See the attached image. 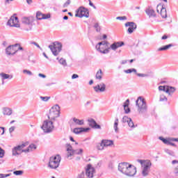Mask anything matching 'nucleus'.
Listing matches in <instances>:
<instances>
[{"label": "nucleus", "instance_id": "6ab92c4d", "mask_svg": "<svg viewBox=\"0 0 178 178\" xmlns=\"http://www.w3.org/2000/svg\"><path fill=\"white\" fill-rule=\"evenodd\" d=\"M50 18H51V15L49 14L44 15L40 11L36 13V19H38V20H43V19H47Z\"/></svg>", "mask_w": 178, "mask_h": 178}, {"label": "nucleus", "instance_id": "0e129e2a", "mask_svg": "<svg viewBox=\"0 0 178 178\" xmlns=\"http://www.w3.org/2000/svg\"><path fill=\"white\" fill-rule=\"evenodd\" d=\"M162 9V5H158L157 6V9H156V10H157V13H159V9Z\"/></svg>", "mask_w": 178, "mask_h": 178}, {"label": "nucleus", "instance_id": "c85d7f7f", "mask_svg": "<svg viewBox=\"0 0 178 178\" xmlns=\"http://www.w3.org/2000/svg\"><path fill=\"white\" fill-rule=\"evenodd\" d=\"M172 47H173V44H166L165 46H163V47L159 48L158 51H168V49H170V48H172Z\"/></svg>", "mask_w": 178, "mask_h": 178}, {"label": "nucleus", "instance_id": "774afa93", "mask_svg": "<svg viewBox=\"0 0 178 178\" xmlns=\"http://www.w3.org/2000/svg\"><path fill=\"white\" fill-rule=\"evenodd\" d=\"M172 165H176V163H178V161L177 160H173L172 161Z\"/></svg>", "mask_w": 178, "mask_h": 178}, {"label": "nucleus", "instance_id": "1a4fd4ad", "mask_svg": "<svg viewBox=\"0 0 178 178\" xmlns=\"http://www.w3.org/2000/svg\"><path fill=\"white\" fill-rule=\"evenodd\" d=\"M76 17H90V13L88 9L84 7H80L75 14Z\"/></svg>", "mask_w": 178, "mask_h": 178}, {"label": "nucleus", "instance_id": "5701e85b", "mask_svg": "<svg viewBox=\"0 0 178 178\" xmlns=\"http://www.w3.org/2000/svg\"><path fill=\"white\" fill-rule=\"evenodd\" d=\"M101 46L104 47V48H108V47H109V42H108L106 41H102V42H99L96 45V49L97 51H99V49H101Z\"/></svg>", "mask_w": 178, "mask_h": 178}, {"label": "nucleus", "instance_id": "49530a36", "mask_svg": "<svg viewBox=\"0 0 178 178\" xmlns=\"http://www.w3.org/2000/svg\"><path fill=\"white\" fill-rule=\"evenodd\" d=\"M136 76L138 77H148V74H140V73H136Z\"/></svg>", "mask_w": 178, "mask_h": 178}, {"label": "nucleus", "instance_id": "c756f323", "mask_svg": "<svg viewBox=\"0 0 178 178\" xmlns=\"http://www.w3.org/2000/svg\"><path fill=\"white\" fill-rule=\"evenodd\" d=\"M103 145L104 147H111V145H113V140H102Z\"/></svg>", "mask_w": 178, "mask_h": 178}, {"label": "nucleus", "instance_id": "864d4df0", "mask_svg": "<svg viewBox=\"0 0 178 178\" xmlns=\"http://www.w3.org/2000/svg\"><path fill=\"white\" fill-rule=\"evenodd\" d=\"M159 90V91H164V92H166V86H160Z\"/></svg>", "mask_w": 178, "mask_h": 178}, {"label": "nucleus", "instance_id": "603ef678", "mask_svg": "<svg viewBox=\"0 0 178 178\" xmlns=\"http://www.w3.org/2000/svg\"><path fill=\"white\" fill-rule=\"evenodd\" d=\"M31 44L32 45H35V47H37V48H38L39 49H42V48H41V47H40V44H38V43H37L35 42H31Z\"/></svg>", "mask_w": 178, "mask_h": 178}, {"label": "nucleus", "instance_id": "ddd939ff", "mask_svg": "<svg viewBox=\"0 0 178 178\" xmlns=\"http://www.w3.org/2000/svg\"><path fill=\"white\" fill-rule=\"evenodd\" d=\"M125 27H129L127 29L128 34H133L134 30L137 29V24L133 22L125 23Z\"/></svg>", "mask_w": 178, "mask_h": 178}, {"label": "nucleus", "instance_id": "680f3d73", "mask_svg": "<svg viewBox=\"0 0 178 178\" xmlns=\"http://www.w3.org/2000/svg\"><path fill=\"white\" fill-rule=\"evenodd\" d=\"M101 165H102V163H101V161H99L97 163V164L95 165V168H101Z\"/></svg>", "mask_w": 178, "mask_h": 178}, {"label": "nucleus", "instance_id": "412c9836", "mask_svg": "<svg viewBox=\"0 0 178 178\" xmlns=\"http://www.w3.org/2000/svg\"><path fill=\"white\" fill-rule=\"evenodd\" d=\"M0 77H1L2 84H3L4 80H12V79H13V75L1 72L0 73Z\"/></svg>", "mask_w": 178, "mask_h": 178}, {"label": "nucleus", "instance_id": "f704fd0d", "mask_svg": "<svg viewBox=\"0 0 178 178\" xmlns=\"http://www.w3.org/2000/svg\"><path fill=\"white\" fill-rule=\"evenodd\" d=\"M3 115H7L8 116H10L12 115V110L9 108H3Z\"/></svg>", "mask_w": 178, "mask_h": 178}, {"label": "nucleus", "instance_id": "9d476101", "mask_svg": "<svg viewBox=\"0 0 178 178\" xmlns=\"http://www.w3.org/2000/svg\"><path fill=\"white\" fill-rule=\"evenodd\" d=\"M18 45L19 44H15L8 46L6 48V54L8 56H13L16 55V54H17V50L16 49V48H17Z\"/></svg>", "mask_w": 178, "mask_h": 178}, {"label": "nucleus", "instance_id": "6e6552de", "mask_svg": "<svg viewBox=\"0 0 178 178\" xmlns=\"http://www.w3.org/2000/svg\"><path fill=\"white\" fill-rule=\"evenodd\" d=\"M27 145H29V142H26L24 143H22V145H19L15 147L12 149L13 156H17V155H20L22 154V152H23V149H24L23 148H26V147H27Z\"/></svg>", "mask_w": 178, "mask_h": 178}, {"label": "nucleus", "instance_id": "0eeeda50", "mask_svg": "<svg viewBox=\"0 0 178 178\" xmlns=\"http://www.w3.org/2000/svg\"><path fill=\"white\" fill-rule=\"evenodd\" d=\"M49 48L54 56H58L60 53V51H62V43L59 42H54L53 44L49 45Z\"/></svg>", "mask_w": 178, "mask_h": 178}, {"label": "nucleus", "instance_id": "a211bd4d", "mask_svg": "<svg viewBox=\"0 0 178 178\" xmlns=\"http://www.w3.org/2000/svg\"><path fill=\"white\" fill-rule=\"evenodd\" d=\"M88 122L90 127H92V129H97L101 130V125L97 124V122L93 118H89Z\"/></svg>", "mask_w": 178, "mask_h": 178}, {"label": "nucleus", "instance_id": "c03bdc74", "mask_svg": "<svg viewBox=\"0 0 178 178\" xmlns=\"http://www.w3.org/2000/svg\"><path fill=\"white\" fill-rule=\"evenodd\" d=\"M131 118H129V117L127 116H124L122 118V123H129V121Z\"/></svg>", "mask_w": 178, "mask_h": 178}, {"label": "nucleus", "instance_id": "aec40b11", "mask_svg": "<svg viewBox=\"0 0 178 178\" xmlns=\"http://www.w3.org/2000/svg\"><path fill=\"white\" fill-rule=\"evenodd\" d=\"M90 129V128H83V127L74 128L73 130V133H74V134H80L81 133H87V131H89Z\"/></svg>", "mask_w": 178, "mask_h": 178}, {"label": "nucleus", "instance_id": "69168bd1", "mask_svg": "<svg viewBox=\"0 0 178 178\" xmlns=\"http://www.w3.org/2000/svg\"><path fill=\"white\" fill-rule=\"evenodd\" d=\"M127 63V60H123L121 61V65H126Z\"/></svg>", "mask_w": 178, "mask_h": 178}, {"label": "nucleus", "instance_id": "3c124183", "mask_svg": "<svg viewBox=\"0 0 178 178\" xmlns=\"http://www.w3.org/2000/svg\"><path fill=\"white\" fill-rule=\"evenodd\" d=\"M5 156V150L0 147V158H3Z\"/></svg>", "mask_w": 178, "mask_h": 178}, {"label": "nucleus", "instance_id": "a18cd8bd", "mask_svg": "<svg viewBox=\"0 0 178 178\" xmlns=\"http://www.w3.org/2000/svg\"><path fill=\"white\" fill-rule=\"evenodd\" d=\"M23 73L24 74H27L28 76H33V72L29 70H24Z\"/></svg>", "mask_w": 178, "mask_h": 178}, {"label": "nucleus", "instance_id": "f8f14e48", "mask_svg": "<svg viewBox=\"0 0 178 178\" xmlns=\"http://www.w3.org/2000/svg\"><path fill=\"white\" fill-rule=\"evenodd\" d=\"M95 168H94L91 164H88L86 170V176L88 178H92L95 176Z\"/></svg>", "mask_w": 178, "mask_h": 178}, {"label": "nucleus", "instance_id": "2eb2a0df", "mask_svg": "<svg viewBox=\"0 0 178 178\" xmlns=\"http://www.w3.org/2000/svg\"><path fill=\"white\" fill-rule=\"evenodd\" d=\"M129 163H120L118 165V170L121 172V173H123V175H127V168L129 166Z\"/></svg>", "mask_w": 178, "mask_h": 178}, {"label": "nucleus", "instance_id": "7c9ffc66", "mask_svg": "<svg viewBox=\"0 0 178 178\" xmlns=\"http://www.w3.org/2000/svg\"><path fill=\"white\" fill-rule=\"evenodd\" d=\"M74 124H77L78 126H83L84 124V120H79L76 118L72 119Z\"/></svg>", "mask_w": 178, "mask_h": 178}, {"label": "nucleus", "instance_id": "423d86ee", "mask_svg": "<svg viewBox=\"0 0 178 178\" xmlns=\"http://www.w3.org/2000/svg\"><path fill=\"white\" fill-rule=\"evenodd\" d=\"M53 120H44L43 122L42 126L41 127V129L43 130L44 133H52L54 131V122Z\"/></svg>", "mask_w": 178, "mask_h": 178}, {"label": "nucleus", "instance_id": "20e7f679", "mask_svg": "<svg viewBox=\"0 0 178 178\" xmlns=\"http://www.w3.org/2000/svg\"><path fill=\"white\" fill-rule=\"evenodd\" d=\"M60 161L61 157L59 154L50 157L48 163L49 168H50V169H58V168H59V165L60 164Z\"/></svg>", "mask_w": 178, "mask_h": 178}, {"label": "nucleus", "instance_id": "e2e57ef3", "mask_svg": "<svg viewBox=\"0 0 178 178\" xmlns=\"http://www.w3.org/2000/svg\"><path fill=\"white\" fill-rule=\"evenodd\" d=\"M39 77H42V79H46L47 76L44 74H38Z\"/></svg>", "mask_w": 178, "mask_h": 178}, {"label": "nucleus", "instance_id": "13d9d810", "mask_svg": "<svg viewBox=\"0 0 178 178\" xmlns=\"http://www.w3.org/2000/svg\"><path fill=\"white\" fill-rule=\"evenodd\" d=\"M88 1H89L90 6H92V8H93L94 9H97V7L94 5V3H92L91 0H88Z\"/></svg>", "mask_w": 178, "mask_h": 178}, {"label": "nucleus", "instance_id": "2f4dec72", "mask_svg": "<svg viewBox=\"0 0 178 178\" xmlns=\"http://www.w3.org/2000/svg\"><path fill=\"white\" fill-rule=\"evenodd\" d=\"M96 80H99L101 81L102 80V70L99 69L95 75Z\"/></svg>", "mask_w": 178, "mask_h": 178}, {"label": "nucleus", "instance_id": "79ce46f5", "mask_svg": "<svg viewBox=\"0 0 178 178\" xmlns=\"http://www.w3.org/2000/svg\"><path fill=\"white\" fill-rule=\"evenodd\" d=\"M40 98L44 102H48V101H49V99H51V97H42V96H40Z\"/></svg>", "mask_w": 178, "mask_h": 178}, {"label": "nucleus", "instance_id": "393cba45", "mask_svg": "<svg viewBox=\"0 0 178 178\" xmlns=\"http://www.w3.org/2000/svg\"><path fill=\"white\" fill-rule=\"evenodd\" d=\"M35 149H37V145L34 144H31L29 146L27 147V149H23L22 152H32V151H34Z\"/></svg>", "mask_w": 178, "mask_h": 178}, {"label": "nucleus", "instance_id": "7ed1b4c3", "mask_svg": "<svg viewBox=\"0 0 178 178\" xmlns=\"http://www.w3.org/2000/svg\"><path fill=\"white\" fill-rule=\"evenodd\" d=\"M59 116H60V107L59 105L56 104L52 106L51 109H50L48 118L50 120L55 122L56 120V118H59Z\"/></svg>", "mask_w": 178, "mask_h": 178}, {"label": "nucleus", "instance_id": "cd10ccee", "mask_svg": "<svg viewBox=\"0 0 178 178\" xmlns=\"http://www.w3.org/2000/svg\"><path fill=\"white\" fill-rule=\"evenodd\" d=\"M176 91V88L173 86H166V90L165 92L168 94V95H170V94H173Z\"/></svg>", "mask_w": 178, "mask_h": 178}, {"label": "nucleus", "instance_id": "4d7b16f0", "mask_svg": "<svg viewBox=\"0 0 178 178\" xmlns=\"http://www.w3.org/2000/svg\"><path fill=\"white\" fill-rule=\"evenodd\" d=\"M16 50H17V52L19 51H23V47H22V46H20V44H18V45L16 47Z\"/></svg>", "mask_w": 178, "mask_h": 178}, {"label": "nucleus", "instance_id": "72a5a7b5", "mask_svg": "<svg viewBox=\"0 0 178 178\" xmlns=\"http://www.w3.org/2000/svg\"><path fill=\"white\" fill-rule=\"evenodd\" d=\"M118 126H119V118H115L113 124V129L115 133H119V128L118 127Z\"/></svg>", "mask_w": 178, "mask_h": 178}, {"label": "nucleus", "instance_id": "58836bf2", "mask_svg": "<svg viewBox=\"0 0 178 178\" xmlns=\"http://www.w3.org/2000/svg\"><path fill=\"white\" fill-rule=\"evenodd\" d=\"M81 154H83V149L73 151V155H81Z\"/></svg>", "mask_w": 178, "mask_h": 178}, {"label": "nucleus", "instance_id": "ea45409f", "mask_svg": "<svg viewBox=\"0 0 178 178\" xmlns=\"http://www.w3.org/2000/svg\"><path fill=\"white\" fill-rule=\"evenodd\" d=\"M104 147H105V146L104 145V143L102 142H101L100 143H99L97 145V148L98 151H103Z\"/></svg>", "mask_w": 178, "mask_h": 178}, {"label": "nucleus", "instance_id": "37998d69", "mask_svg": "<svg viewBox=\"0 0 178 178\" xmlns=\"http://www.w3.org/2000/svg\"><path fill=\"white\" fill-rule=\"evenodd\" d=\"M13 175H15V176H22L23 175V170H15L13 172Z\"/></svg>", "mask_w": 178, "mask_h": 178}, {"label": "nucleus", "instance_id": "8fccbe9b", "mask_svg": "<svg viewBox=\"0 0 178 178\" xmlns=\"http://www.w3.org/2000/svg\"><path fill=\"white\" fill-rule=\"evenodd\" d=\"M76 178H86V175L84 174V172H81V173L78 174Z\"/></svg>", "mask_w": 178, "mask_h": 178}, {"label": "nucleus", "instance_id": "f03ea898", "mask_svg": "<svg viewBox=\"0 0 178 178\" xmlns=\"http://www.w3.org/2000/svg\"><path fill=\"white\" fill-rule=\"evenodd\" d=\"M137 162L138 163H140L142 166V172L141 175L143 177H147L149 175V172H151V165L152 163H151L150 161H145V160H141L138 159Z\"/></svg>", "mask_w": 178, "mask_h": 178}, {"label": "nucleus", "instance_id": "473e14b6", "mask_svg": "<svg viewBox=\"0 0 178 178\" xmlns=\"http://www.w3.org/2000/svg\"><path fill=\"white\" fill-rule=\"evenodd\" d=\"M160 14H161V17H163V19H166V17H168V13H166V8H165L162 7L161 8Z\"/></svg>", "mask_w": 178, "mask_h": 178}, {"label": "nucleus", "instance_id": "338daca9", "mask_svg": "<svg viewBox=\"0 0 178 178\" xmlns=\"http://www.w3.org/2000/svg\"><path fill=\"white\" fill-rule=\"evenodd\" d=\"M161 40H168V35H164L162 36Z\"/></svg>", "mask_w": 178, "mask_h": 178}, {"label": "nucleus", "instance_id": "bb28decb", "mask_svg": "<svg viewBox=\"0 0 178 178\" xmlns=\"http://www.w3.org/2000/svg\"><path fill=\"white\" fill-rule=\"evenodd\" d=\"M129 102H130V100H129L128 99L124 102L123 104L125 113H130V108H129Z\"/></svg>", "mask_w": 178, "mask_h": 178}, {"label": "nucleus", "instance_id": "9b49d317", "mask_svg": "<svg viewBox=\"0 0 178 178\" xmlns=\"http://www.w3.org/2000/svg\"><path fill=\"white\" fill-rule=\"evenodd\" d=\"M7 26L19 29V27H20V24H19V18L15 15L11 16L7 22Z\"/></svg>", "mask_w": 178, "mask_h": 178}, {"label": "nucleus", "instance_id": "f3484780", "mask_svg": "<svg viewBox=\"0 0 178 178\" xmlns=\"http://www.w3.org/2000/svg\"><path fill=\"white\" fill-rule=\"evenodd\" d=\"M95 92H105L106 90V85L104 83L97 84L96 86L93 87Z\"/></svg>", "mask_w": 178, "mask_h": 178}, {"label": "nucleus", "instance_id": "4c0bfd02", "mask_svg": "<svg viewBox=\"0 0 178 178\" xmlns=\"http://www.w3.org/2000/svg\"><path fill=\"white\" fill-rule=\"evenodd\" d=\"M94 29H95L97 33H99L101 31V26H99V24L98 22L95 24Z\"/></svg>", "mask_w": 178, "mask_h": 178}, {"label": "nucleus", "instance_id": "c9c22d12", "mask_svg": "<svg viewBox=\"0 0 178 178\" xmlns=\"http://www.w3.org/2000/svg\"><path fill=\"white\" fill-rule=\"evenodd\" d=\"M58 63L60 65H62V66H64V67H66L67 66V63L66 62V60L63 58H61L60 60H58Z\"/></svg>", "mask_w": 178, "mask_h": 178}, {"label": "nucleus", "instance_id": "b1692460", "mask_svg": "<svg viewBox=\"0 0 178 178\" xmlns=\"http://www.w3.org/2000/svg\"><path fill=\"white\" fill-rule=\"evenodd\" d=\"M145 13L149 16V17H156V14H155V10L152 8H147L145 10Z\"/></svg>", "mask_w": 178, "mask_h": 178}, {"label": "nucleus", "instance_id": "a19ab883", "mask_svg": "<svg viewBox=\"0 0 178 178\" xmlns=\"http://www.w3.org/2000/svg\"><path fill=\"white\" fill-rule=\"evenodd\" d=\"M165 152L170 155V156H175V152L169 149H165Z\"/></svg>", "mask_w": 178, "mask_h": 178}, {"label": "nucleus", "instance_id": "4be33fe9", "mask_svg": "<svg viewBox=\"0 0 178 178\" xmlns=\"http://www.w3.org/2000/svg\"><path fill=\"white\" fill-rule=\"evenodd\" d=\"M33 22H34V17H33L22 18V23L24 24L30 25V24H32Z\"/></svg>", "mask_w": 178, "mask_h": 178}, {"label": "nucleus", "instance_id": "052dcab7", "mask_svg": "<svg viewBox=\"0 0 178 178\" xmlns=\"http://www.w3.org/2000/svg\"><path fill=\"white\" fill-rule=\"evenodd\" d=\"M72 80H74V79H79V75L77 74H73L72 76Z\"/></svg>", "mask_w": 178, "mask_h": 178}, {"label": "nucleus", "instance_id": "f257e3e1", "mask_svg": "<svg viewBox=\"0 0 178 178\" xmlns=\"http://www.w3.org/2000/svg\"><path fill=\"white\" fill-rule=\"evenodd\" d=\"M136 105L137 106V111L139 115H145L148 112V106L147 105V102L145 99L142 97H138L136 101Z\"/></svg>", "mask_w": 178, "mask_h": 178}, {"label": "nucleus", "instance_id": "a878e982", "mask_svg": "<svg viewBox=\"0 0 178 178\" xmlns=\"http://www.w3.org/2000/svg\"><path fill=\"white\" fill-rule=\"evenodd\" d=\"M74 151V149H73V147H72L71 145H67V158H70V156H73V152Z\"/></svg>", "mask_w": 178, "mask_h": 178}, {"label": "nucleus", "instance_id": "bf43d9fd", "mask_svg": "<svg viewBox=\"0 0 178 178\" xmlns=\"http://www.w3.org/2000/svg\"><path fill=\"white\" fill-rule=\"evenodd\" d=\"M15 129H16V127H11L10 128H9V133L10 134L13 133Z\"/></svg>", "mask_w": 178, "mask_h": 178}, {"label": "nucleus", "instance_id": "dca6fc26", "mask_svg": "<svg viewBox=\"0 0 178 178\" xmlns=\"http://www.w3.org/2000/svg\"><path fill=\"white\" fill-rule=\"evenodd\" d=\"M136 173H137V168L134 165L129 164V166L127 169L126 176L133 177Z\"/></svg>", "mask_w": 178, "mask_h": 178}, {"label": "nucleus", "instance_id": "09e8293b", "mask_svg": "<svg viewBox=\"0 0 178 178\" xmlns=\"http://www.w3.org/2000/svg\"><path fill=\"white\" fill-rule=\"evenodd\" d=\"M128 125L129 127H134V122H133V120H131V118H130L129 121H128Z\"/></svg>", "mask_w": 178, "mask_h": 178}, {"label": "nucleus", "instance_id": "39448f33", "mask_svg": "<svg viewBox=\"0 0 178 178\" xmlns=\"http://www.w3.org/2000/svg\"><path fill=\"white\" fill-rule=\"evenodd\" d=\"M123 45H124V42H115L113 44H112L110 46V47L104 48V50L99 49V50H97V51H99V52H100L101 54H109V50L111 49H113V51H116L118 48H120V47H123Z\"/></svg>", "mask_w": 178, "mask_h": 178}, {"label": "nucleus", "instance_id": "e433bc0d", "mask_svg": "<svg viewBox=\"0 0 178 178\" xmlns=\"http://www.w3.org/2000/svg\"><path fill=\"white\" fill-rule=\"evenodd\" d=\"M124 73H127V74H129L130 73H137V70L132 68V69H129V70H124Z\"/></svg>", "mask_w": 178, "mask_h": 178}, {"label": "nucleus", "instance_id": "de8ad7c7", "mask_svg": "<svg viewBox=\"0 0 178 178\" xmlns=\"http://www.w3.org/2000/svg\"><path fill=\"white\" fill-rule=\"evenodd\" d=\"M160 101L161 102H163V101H168V98L166 97V96L163 95H161L160 96Z\"/></svg>", "mask_w": 178, "mask_h": 178}, {"label": "nucleus", "instance_id": "4468645a", "mask_svg": "<svg viewBox=\"0 0 178 178\" xmlns=\"http://www.w3.org/2000/svg\"><path fill=\"white\" fill-rule=\"evenodd\" d=\"M161 141H163V144H165L166 145H172V147H177L176 144L173 143V141H175V138H165L162 136H159V138Z\"/></svg>", "mask_w": 178, "mask_h": 178}, {"label": "nucleus", "instance_id": "6e6d98bb", "mask_svg": "<svg viewBox=\"0 0 178 178\" xmlns=\"http://www.w3.org/2000/svg\"><path fill=\"white\" fill-rule=\"evenodd\" d=\"M70 5V0H67L64 4L63 8H67Z\"/></svg>", "mask_w": 178, "mask_h": 178}, {"label": "nucleus", "instance_id": "5fc2aeb1", "mask_svg": "<svg viewBox=\"0 0 178 178\" xmlns=\"http://www.w3.org/2000/svg\"><path fill=\"white\" fill-rule=\"evenodd\" d=\"M117 20H127V17L123 16V17H117Z\"/></svg>", "mask_w": 178, "mask_h": 178}]
</instances>
